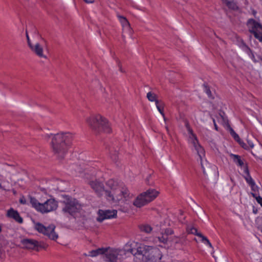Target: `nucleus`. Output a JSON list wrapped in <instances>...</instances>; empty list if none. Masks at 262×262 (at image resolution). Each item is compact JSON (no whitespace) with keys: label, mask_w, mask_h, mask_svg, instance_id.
Returning a JSON list of instances; mask_svg holds the SVG:
<instances>
[{"label":"nucleus","mask_w":262,"mask_h":262,"mask_svg":"<svg viewBox=\"0 0 262 262\" xmlns=\"http://www.w3.org/2000/svg\"><path fill=\"white\" fill-rule=\"evenodd\" d=\"M225 5L229 9L232 10L237 11L239 9V7L234 0H230Z\"/></svg>","instance_id":"20"},{"label":"nucleus","mask_w":262,"mask_h":262,"mask_svg":"<svg viewBox=\"0 0 262 262\" xmlns=\"http://www.w3.org/2000/svg\"><path fill=\"white\" fill-rule=\"evenodd\" d=\"M251 188L253 191H256L257 190V187L255 185H254L253 187H251Z\"/></svg>","instance_id":"39"},{"label":"nucleus","mask_w":262,"mask_h":262,"mask_svg":"<svg viewBox=\"0 0 262 262\" xmlns=\"http://www.w3.org/2000/svg\"><path fill=\"white\" fill-rule=\"evenodd\" d=\"M247 26L249 32L253 34L254 37L262 42V25L253 18L249 19Z\"/></svg>","instance_id":"9"},{"label":"nucleus","mask_w":262,"mask_h":262,"mask_svg":"<svg viewBox=\"0 0 262 262\" xmlns=\"http://www.w3.org/2000/svg\"><path fill=\"white\" fill-rule=\"evenodd\" d=\"M150 247L143 244H137L136 247L129 249L128 251L134 255L135 262H147Z\"/></svg>","instance_id":"7"},{"label":"nucleus","mask_w":262,"mask_h":262,"mask_svg":"<svg viewBox=\"0 0 262 262\" xmlns=\"http://www.w3.org/2000/svg\"><path fill=\"white\" fill-rule=\"evenodd\" d=\"M30 48L32 51L38 57L41 58L47 59V56L43 53V49L42 47L39 43H36L35 45H32Z\"/></svg>","instance_id":"15"},{"label":"nucleus","mask_w":262,"mask_h":262,"mask_svg":"<svg viewBox=\"0 0 262 262\" xmlns=\"http://www.w3.org/2000/svg\"><path fill=\"white\" fill-rule=\"evenodd\" d=\"M62 204L63 205L62 212L74 218L80 216L83 213L81 204L77 200L71 196H64Z\"/></svg>","instance_id":"4"},{"label":"nucleus","mask_w":262,"mask_h":262,"mask_svg":"<svg viewBox=\"0 0 262 262\" xmlns=\"http://www.w3.org/2000/svg\"><path fill=\"white\" fill-rule=\"evenodd\" d=\"M187 231L189 233L195 235L199 237H200L199 234H202L201 233L199 232L198 231V230L195 228H194V227H191L190 228H188Z\"/></svg>","instance_id":"24"},{"label":"nucleus","mask_w":262,"mask_h":262,"mask_svg":"<svg viewBox=\"0 0 262 262\" xmlns=\"http://www.w3.org/2000/svg\"><path fill=\"white\" fill-rule=\"evenodd\" d=\"M30 202L32 206L38 212L47 213L55 211L58 207V202L54 199H48L43 203H40L34 197L29 196Z\"/></svg>","instance_id":"5"},{"label":"nucleus","mask_w":262,"mask_h":262,"mask_svg":"<svg viewBox=\"0 0 262 262\" xmlns=\"http://www.w3.org/2000/svg\"><path fill=\"white\" fill-rule=\"evenodd\" d=\"M88 184L91 188L98 195L101 194V193L104 191V188L103 183L98 180L90 181Z\"/></svg>","instance_id":"14"},{"label":"nucleus","mask_w":262,"mask_h":262,"mask_svg":"<svg viewBox=\"0 0 262 262\" xmlns=\"http://www.w3.org/2000/svg\"><path fill=\"white\" fill-rule=\"evenodd\" d=\"M46 137L51 138V146L52 151L58 158L62 159L72 145L74 135L71 133L66 132L47 135Z\"/></svg>","instance_id":"1"},{"label":"nucleus","mask_w":262,"mask_h":262,"mask_svg":"<svg viewBox=\"0 0 262 262\" xmlns=\"http://www.w3.org/2000/svg\"><path fill=\"white\" fill-rule=\"evenodd\" d=\"M192 143L193 144V146L195 148V149L197 151L198 155H199L200 158L201 164L203 171V173L205 174L206 172L205 170L203 164L202 163V158L205 156V150L204 148L199 144L198 141L196 137H195L194 139L192 140Z\"/></svg>","instance_id":"13"},{"label":"nucleus","mask_w":262,"mask_h":262,"mask_svg":"<svg viewBox=\"0 0 262 262\" xmlns=\"http://www.w3.org/2000/svg\"><path fill=\"white\" fill-rule=\"evenodd\" d=\"M7 216L10 218L14 219L16 222L18 223H22L23 222V218L20 216L17 211L11 208L7 211Z\"/></svg>","instance_id":"16"},{"label":"nucleus","mask_w":262,"mask_h":262,"mask_svg":"<svg viewBox=\"0 0 262 262\" xmlns=\"http://www.w3.org/2000/svg\"><path fill=\"white\" fill-rule=\"evenodd\" d=\"M230 156L233 159V162L238 166L242 167L244 165V162L241 159V157L239 156L231 154Z\"/></svg>","instance_id":"19"},{"label":"nucleus","mask_w":262,"mask_h":262,"mask_svg":"<svg viewBox=\"0 0 262 262\" xmlns=\"http://www.w3.org/2000/svg\"><path fill=\"white\" fill-rule=\"evenodd\" d=\"M158 239L160 242L165 244L167 242L168 237L164 233H162V236L158 237Z\"/></svg>","instance_id":"27"},{"label":"nucleus","mask_w":262,"mask_h":262,"mask_svg":"<svg viewBox=\"0 0 262 262\" xmlns=\"http://www.w3.org/2000/svg\"><path fill=\"white\" fill-rule=\"evenodd\" d=\"M245 179L247 182L250 185L251 187H253L254 185H255V182L249 174L247 176V177H245Z\"/></svg>","instance_id":"29"},{"label":"nucleus","mask_w":262,"mask_h":262,"mask_svg":"<svg viewBox=\"0 0 262 262\" xmlns=\"http://www.w3.org/2000/svg\"><path fill=\"white\" fill-rule=\"evenodd\" d=\"M163 117L164 120L165 121H166V117H165V115H164V116H163Z\"/></svg>","instance_id":"43"},{"label":"nucleus","mask_w":262,"mask_h":262,"mask_svg":"<svg viewBox=\"0 0 262 262\" xmlns=\"http://www.w3.org/2000/svg\"><path fill=\"white\" fill-rule=\"evenodd\" d=\"M106 185L110 188V191L105 190V193L107 199L113 203L125 201L133 198L128 188L123 184H118L114 180H109Z\"/></svg>","instance_id":"2"},{"label":"nucleus","mask_w":262,"mask_h":262,"mask_svg":"<svg viewBox=\"0 0 262 262\" xmlns=\"http://www.w3.org/2000/svg\"><path fill=\"white\" fill-rule=\"evenodd\" d=\"M252 14L255 16L257 13V12L256 10L253 9L252 11Z\"/></svg>","instance_id":"40"},{"label":"nucleus","mask_w":262,"mask_h":262,"mask_svg":"<svg viewBox=\"0 0 262 262\" xmlns=\"http://www.w3.org/2000/svg\"><path fill=\"white\" fill-rule=\"evenodd\" d=\"M252 195L256 199L257 203L262 206V198L260 196H257L255 193H252Z\"/></svg>","instance_id":"31"},{"label":"nucleus","mask_w":262,"mask_h":262,"mask_svg":"<svg viewBox=\"0 0 262 262\" xmlns=\"http://www.w3.org/2000/svg\"><path fill=\"white\" fill-rule=\"evenodd\" d=\"M147 98L150 101H155L156 104L157 103V102L160 101L157 99V95L151 92H149L147 94Z\"/></svg>","instance_id":"21"},{"label":"nucleus","mask_w":262,"mask_h":262,"mask_svg":"<svg viewBox=\"0 0 262 262\" xmlns=\"http://www.w3.org/2000/svg\"><path fill=\"white\" fill-rule=\"evenodd\" d=\"M247 49L248 50V54L251 57V58L253 60V61L254 62H256V60L254 55L253 53L252 52V50L248 47H247Z\"/></svg>","instance_id":"30"},{"label":"nucleus","mask_w":262,"mask_h":262,"mask_svg":"<svg viewBox=\"0 0 262 262\" xmlns=\"http://www.w3.org/2000/svg\"><path fill=\"white\" fill-rule=\"evenodd\" d=\"M118 17L120 19L122 27L124 29L126 28L130 32V33H132V29L130 24L127 19L125 17L120 15H119Z\"/></svg>","instance_id":"18"},{"label":"nucleus","mask_w":262,"mask_h":262,"mask_svg":"<svg viewBox=\"0 0 262 262\" xmlns=\"http://www.w3.org/2000/svg\"><path fill=\"white\" fill-rule=\"evenodd\" d=\"M121 250L117 249L107 250L103 256V260L104 262H121Z\"/></svg>","instance_id":"11"},{"label":"nucleus","mask_w":262,"mask_h":262,"mask_svg":"<svg viewBox=\"0 0 262 262\" xmlns=\"http://www.w3.org/2000/svg\"><path fill=\"white\" fill-rule=\"evenodd\" d=\"M204 87L205 89V92L207 94L208 97L211 99H213V97L212 95L211 91L210 89V88L206 84H204Z\"/></svg>","instance_id":"25"},{"label":"nucleus","mask_w":262,"mask_h":262,"mask_svg":"<svg viewBox=\"0 0 262 262\" xmlns=\"http://www.w3.org/2000/svg\"><path fill=\"white\" fill-rule=\"evenodd\" d=\"M174 233L173 230H172L171 228H166L165 230L164 234L167 235L168 237V235H172Z\"/></svg>","instance_id":"32"},{"label":"nucleus","mask_w":262,"mask_h":262,"mask_svg":"<svg viewBox=\"0 0 262 262\" xmlns=\"http://www.w3.org/2000/svg\"><path fill=\"white\" fill-rule=\"evenodd\" d=\"M139 229L141 231L146 233H149L152 231V228L148 225H141L139 226Z\"/></svg>","instance_id":"22"},{"label":"nucleus","mask_w":262,"mask_h":262,"mask_svg":"<svg viewBox=\"0 0 262 262\" xmlns=\"http://www.w3.org/2000/svg\"><path fill=\"white\" fill-rule=\"evenodd\" d=\"M86 3H93L94 2V0H83Z\"/></svg>","instance_id":"38"},{"label":"nucleus","mask_w":262,"mask_h":262,"mask_svg":"<svg viewBox=\"0 0 262 262\" xmlns=\"http://www.w3.org/2000/svg\"><path fill=\"white\" fill-rule=\"evenodd\" d=\"M188 130H189V132L191 134H192V129H190V128H189V129H188Z\"/></svg>","instance_id":"45"},{"label":"nucleus","mask_w":262,"mask_h":262,"mask_svg":"<svg viewBox=\"0 0 262 262\" xmlns=\"http://www.w3.org/2000/svg\"><path fill=\"white\" fill-rule=\"evenodd\" d=\"M171 241L176 244H178L180 242V237L179 236H174L172 238Z\"/></svg>","instance_id":"33"},{"label":"nucleus","mask_w":262,"mask_h":262,"mask_svg":"<svg viewBox=\"0 0 262 262\" xmlns=\"http://www.w3.org/2000/svg\"><path fill=\"white\" fill-rule=\"evenodd\" d=\"M213 124H214V128H215V130H218L217 126L215 121L214 119H213Z\"/></svg>","instance_id":"37"},{"label":"nucleus","mask_w":262,"mask_h":262,"mask_svg":"<svg viewBox=\"0 0 262 262\" xmlns=\"http://www.w3.org/2000/svg\"><path fill=\"white\" fill-rule=\"evenodd\" d=\"M19 202L22 204H25L26 203V199L24 197L20 198L19 200Z\"/></svg>","instance_id":"35"},{"label":"nucleus","mask_w":262,"mask_h":262,"mask_svg":"<svg viewBox=\"0 0 262 262\" xmlns=\"http://www.w3.org/2000/svg\"><path fill=\"white\" fill-rule=\"evenodd\" d=\"M222 1V2L225 4L226 3H227L228 1H229L230 0H221Z\"/></svg>","instance_id":"41"},{"label":"nucleus","mask_w":262,"mask_h":262,"mask_svg":"<svg viewBox=\"0 0 262 262\" xmlns=\"http://www.w3.org/2000/svg\"><path fill=\"white\" fill-rule=\"evenodd\" d=\"M21 244L24 248L37 251L41 249H46L48 247V245L44 242H38L33 239H24L21 241Z\"/></svg>","instance_id":"10"},{"label":"nucleus","mask_w":262,"mask_h":262,"mask_svg":"<svg viewBox=\"0 0 262 262\" xmlns=\"http://www.w3.org/2000/svg\"><path fill=\"white\" fill-rule=\"evenodd\" d=\"M88 126L96 134L110 133L112 129L107 120L100 114L92 115L86 119Z\"/></svg>","instance_id":"3"},{"label":"nucleus","mask_w":262,"mask_h":262,"mask_svg":"<svg viewBox=\"0 0 262 262\" xmlns=\"http://www.w3.org/2000/svg\"><path fill=\"white\" fill-rule=\"evenodd\" d=\"M26 37H27V42H28V46H29V47H30L32 45V44L31 42V40L29 37L27 31H26Z\"/></svg>","instance_id":"34"},{"label":"nucleus","mask_w":262,"mask_h":262,"mask_svg":"<svg viewBox=\"0 0 262 262\" xmlns=\"http://www.w3.org/2000/svg\"><path fill=\"white\" fill-rule=\"evenodd\" d=\"M200 237L202 238V242H204V243L208 245L210 248H212V246L208 239L205 236H204L203 234H199Z\"/></svg>","instance_id":"26"},{"label":"nucleus","mask_w":262,"mask_h":262,"mask_svg":"<svg viewBox=\"0 0 262 262\" xmlns=\"http://www.w3.org/2000/svg\"><path fill=\"white\" fill-rule=\"evenodd\" d=\"M244 171L247 174V176H249L250 174L249 171L248 170V166L247 165L245 167Z\"/></svg>","instance_id":"36"},{"label":"nucleus","mask_w":262,"mask_h":262,"mask_svg":"<svg viewBox=\"0 0 262 262\" xmlns=\"http://www.w3.org/2000/svg\"><path fill=\"white\" fill-rule=\"evenodd\" d=\"M107 251V248H101L89 252V254H84L86 256L95 257L100 254H104Z\"/></svg>","instance_id":"17"},{"label":"nucleus","mask_w":262,"mask_h":262,"mask_svg":"<svg viewBox=\"0 0 262 262\" xmlns=\"http://www.w3.org/2000/svg\"><path fill=\"white\" fill-rule=\"evenodd\" d=\"M117 211L116 210H102L99 209L98 211V216L97 221L98 222H102L106 219L115 218L117 216Z\"/></svg>","instance_id":"12"},{"label":"nucleus","mask_w":262,"mask_h":262,"mask_svg":"<svg viewBox=\"0 0 262 262\" xmlns=\"http://www.w3.org/2000/svg\"><path fill=\"white\" fill-rule=\"evenodd\" d=\"M0 188L3 189H5L2 187V184H1V183H0Z\"/></svg>","instance_id":"44"},{"label":"nucleus","mask_w":262,"mask_h":262,"mask_svg":"<svg viewBox=\"0 0 262 262\" xmlns=\"http://www.w3.org/2000/svg\"><path fill=\"white\" fill-rule=\"evenodd\" d=\"M2 231V226L0 225V232Z\"/></svg>","instance_id":"46"},{"label":"nucleus","mask_w":262,"mask_h":262,"mask_svg":"<svg viewBox=\"0 0 262 262\" xmlns=\"http://www.w3.org/2000/svg\"><path fill=\"white\" fill-rule=\"evenodd\" d=\"M120 71H121V72H122V69H121V68H120Z\"/></svg>","instance_id":"47"},{"label":"nucleus","mask_w":262,"mask_h":262,"mask_svg":"<svg viewBox=\"0 0 262 262\" xmlns=\"http://www.w3.org/2000/svg\"><path fill=\"white\" fill-rule=\"evenodd\" d=\"M160 192L155 189H149L138 195L133 202V205L141 208L154 201Z\"/></svg>","instance_id":"6"},{"label":"nucleus","mask_w":262,"mask_h":262,"mask_svg":"<svg viewBox=\"0 0 262 262\" xmlns=\"http://www.w3.org/2000/svg\"><path fill=\"white\" fill-rule=\"evenodd\" d=\"M165 128H166V129L167 132L168 133H169V128H168V126H165Z\"/></svg>","instance_id":"42"},{"label":"nucleus","mask_w":262,"mask_h":262,"mask_svg":"<svg viewBox=\"0 0 262 262\" xmlns=\"http://www.w3.org/2000/svg\"><path fill=\"white\" fill-rule=\"evenodd\" d=\"M34 228L38 232L44 234L51 240L56 241L58 237V234L55 231V226L54 225L51 224L46 227L40 223H35Z\"/></svg>","instance_id":"8"},{"label":"nucleus","mask_w":262,"mask_h":262,"mask_svg":"<svg viewBox=\"0 0 262 262\" xmlns=\"http://www.w3.org/2000/svg\"><path fill=\"white\" fill-rule=\"evenodd\" d=\"M230 133L231 135L234 138V139L238 141L239 142L240 138L238 135L234 132V130L231 127H230Z\"/></svg>","instance_id":"28"},{"label":"nucleus","mask_w":262,"mask_h":262,"mask_svg":"<svg viewBox=\"0 0 262 262\" xmlns=\"http://www.w3.org/2000/svg\"><path fill=\"white\" fill-rule=\"evenodd\" d=\"M156 105L160 113L162 115V116H164V103L162 101H160L159 102H157Z\"/></svg>","instance_id":"23"}]
</instances>
